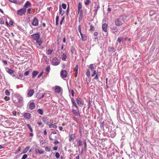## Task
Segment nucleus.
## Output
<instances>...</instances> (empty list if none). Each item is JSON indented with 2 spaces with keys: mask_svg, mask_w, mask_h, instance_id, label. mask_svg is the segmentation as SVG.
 Here are the masks:
<instances>
[{
  "mask_svg": "<svg viewBox=\"0 0 159 159\" xmlns=\"http://www.w3.org/2000/svg\"><path fill=\"white\" fill-rule=\"evenodd\" d=\"M37 112L39 114L42 115L43 114V111L42 109H39L37 110Z\"/></svg>",
  "mask_w": 159,
  "mask_h": 159,
  "instance_id": "32",
  "label": "nucleus"
},
{
  "mask_svg": "<svg viewBox=\"0 0 159 159\" xmlns=\"http://www.w3.org/2000/svg\"><path fill=\"white\" fill-rule=\"evenodd\" d=\"M35 152L36 153L42 154L43 153L44 151L42 150H39V149H36L35 150Z\"/></svg>",
  "mask_w": 159,
  "mask_h": 159,
  "instance_id": "28",
  "label": "nucleus"
},
{
  "mask_svg": "<svg viewBox=\"0 0 159 159\" xmlns=\"http://www.w3.org/2000/svg\"><path fill=\"white\" fill-rule=\"evenodd\" d=\"M43 72H42L41 73H40V74H39V75L38 76V78H40L43 75Z\"/></svg>",
  "mask_w": 159,
  "mask_h": 159,
  "instance_id": "64",
  "label": "nucleus"
},
{
  "mask_svg": "<svg viewBox=\"0 0 159 159\" xmlns=\"http://www.w3.org/2000/svg\"><path fill=\"white\" fill-rule=\"evenodd\" d=\"M31 70H31L30 69L29 70L27 71H26L25 72L24 74V76H26L28 75L29 74L30 72H31Z\"/></svg>",
  "mask_w": 159,
  "mask_h": 159,
  "instance_id": "33",
  "label": "nucleus"
},
{
  "mask_svg": "<svg viewBox=\"0 0 159 159\" xmlns=\"http://www.w3.org/2000/svg\"><path fill=\"white\" fill-rule=\"evenodd\" d=\"M123 39L122 38H118L117 39V41L120 43L121 40Z\"/></svg>",
  "mask_w": 159,
  "mask_h": 159,
  "instance_id": "54",
  "label": "nucleus"
},
{
  "mask_svg": "<svg viewBox=\"0 0 159 159\" xmlns=\"http://www.w3.org/2000/svg\"><path fill=\"white\" fill-rule=\"evenodd\" d=\"M34 93V90L33 89H30L28 91L27 93V95L29 97L32 96Z\"/></svg>",
  "mask_w": 159,
  "mask_h": 159,
  "instance_id": "11",
  "label": "nucleus"
},
{
  "mask_svg": "<svg viewBox=\"0 0 159 159\" xmlns=\"http://www.w3.org/2000/svg\"><path fill=\"white\" fill-rule=\"evenodd\" d=\"M4 99L6 101H8L10 100V98L6 96L4 98Z\"/></svg>",
  "mask_w": 159,
  "mask_h": 159,
  "instance_id": "57",
  "label": "nucleus"
},
{
  "mask_svg": "<svg viewBox=\"0 0 159 159\" xmlns=\"http://www.w3.org/2000/svg\"><path fill=\"white\" fill-rule=\"evenodd\" d=\"M50 66H48L46 68V71H47L48 72H49L50 71Z\"/></svg>",
  "mask_w": 159,
  "mask_h": 159,
  "instance_id": "48",
  "label": "nucleus"
},
{
  "mask_svg": "<svg viewBox=\"0 0 159 159\" xmlns=\"http://www.w3.org/2000/svg\"><path fill=\"white\" fill-rule=\"evenodd\" d=\"M38 124L39 125H41V127H43L44 126V125L43 124H42V123L41 122H38Z\"/></svg>",
  "mask_w": 159,
  "mask_h": 159,
  "instance_id": "61",
  "label": "nucleus"
},
{
  "mask_svg": "<svg viewBox=\"0 0 159 159\" xmlns=\"http://www.w3.org/2000/svg\"><path fill=\"white\" fill-rule=\"evenodd\" d=\"M51 64L53 66H57L60 64V62L56 57L54 58L52 61Z\"/></svg>",
  "mask_w": 159,
  "mask_h": 159,
  "instance_id": "4",
  "label": "nucleus"
},
{
  "mask_svg": "<svg viewBox=\"0 0 159 159\" xmlns=\"http://www.w3.org/2000/svg\"><path fill=\"white\" fill-rule=\"evenodd\" d=\"M29 107L30 109L32 110L34 109L35 107L34 103L33 102H31L29 105Z\"/></svg>",
  "mask_w": 159,
  "mask_h": 159,
  "instance_id": "17",
  "label": "nucleus"
},
{
  "mask_svg": "<svg viewBox=\"0 0 159 159\" xmlns=\"http://www.w3.org/2000/svg\"><path fill=\"white\" fill-rule=\"evenodd\" d=\"M91 106V104L90 102V101H89L88 102V109H89L90 107Z\"/></svg>",
  "mask_w": 159,
  "mask_h": 159,
  "instance_id": "56",
  "label": "nucleus"
},
{
  "mask_svg": "<svg viewBox=\"0 0 159 159\" xmlns=\"http://www.w3.org/2000/svg\"><path fill=\"white\" fill-rule=\"evenodd\" d=\"M49 128H52L54 129H56L57 126L51 123L50 122L48 125Z\"/></svg>",
  "mask_w": 159,
  "mask_h": 159,
  "instance_id": "21",
  "label": "nucleus"
},
{
  "mask_svg": "<svg viewBox=\"0 0 159 159\" xmlns=\"http://www.w3.org/2000/svg\"><path fill=\"white\" fill-rule=\"evenodd\" d=\"M61 58L62 60L64 61H66L67 58L66 54L65 53H63L61 56Z\"/></svg>",
  "mask_w": 159,
  "mask_h": 159,
  "instance_id": "23",
  "label": "nucleus"
},
{
  "mask_svg": "<svg viewBox=\"0 0 159 159\" xmlns=\"http://www.w3.org/2000/svg\"><path fill=\"white\" fill-rule=\"evenodd\" d=\"M67 72L66 70H62L61 72V78H66L67 76Z\"/></svg>",
  "mask_w": 159,
  "mask_h": 159,
  "instance_id": "8",
  "label": "nucleus"
},
{
  "mask_svg": "<svg viewBox=\"0 0 159 159\" xmlns=\"http://www.w3.org/2000/svg\"><path fill=\"white\" fill-rule=\"evenodd\" d=\"M115 25L118 26L121 25L122 24L120 18H118L115 19Z\"/></svg>",
  "mask_w": 159,
  "mask_h": 159,
  "instance_id": "6",
  "label": "nucleus"
},
{
  "mask_svg": "<svg viewBox=\"0 0 159 159\" xmlns=\"http://www.w3.org/2000/svg\"><path fill=\"white\" fill-rule=\"evenodd\" d=\"M78 14H79V20L80 21V20H82V16H83V11L81 9H78Z\"/></svg>",
  "mask_w": 159,
  "mask_h": 159,
  "instance_id": "10",
  "label": "nucleus"
},
{
  "mask_svg": "<svg viewBox=\"0 0 159 159\" xmlns=\"http://www.w3.org/2000/svg\"><path fill=\"white\" fill-rule=\"evenodd\" d=\"M90 31H94V29H95V28H94V26L92 25H90Z\"/></svg>",
  "mask_w": 159,
  "mask_h": 159,
  "instance_id": "44",
  "label": "nucleus"
},
{
  "mask_svg": "<svg viewBox=\"0 0 159 159\" xmlns=\"http://www.w3.org/2000/svg\"><path fill=\"white\" fill-rule=\"evenodd\" d=\"M28 155L26 154H24L23 155L21 159H25L27 158Z\"/></svg>",
  "mask_w": 159,
  "mask_h": 159,
  "instance_id": "42",
  "label": "nucleus"
},
{
  "mask_svg": "<svg viewBox=\"0 0 159 159\" xmlns=\"http://www.w3.org/2000/svg\"><path fill=\"white\" fill-rule=\"evenodd\" d=\"M86 75L88 77H89L90 76V73L89 70H87V72L86 73Z\"/></svg>",
  "mask_w": 159,
  "mask_h": 159,
  "instance_id": "39",
  "label": "nucleus"
},
{
  "mask_svg": "<svg viewBox=\"0 0 159 159\" xmlns=\"http://www.w3.org/2000/svg\"><path fill=\"white\" fill-rule=\"evenodd\" d=\"M84 148L85 149V150L86 151L87 150V143H86V140H85L84 141Z\"/></svg>",
  "mask_w": 159,
  "mask_h": 159,
  "instance_id": "47",
  "label": "nucleus"
},
{
  "mask_svg": "<svg viewBox=\"0 0 159 159\" xmlns=\"http://www.w3.org/2000/svg\"><path fill=\"white\" fill-rule=\"evenodd\" d=\"M104 122H103L100 123V128L102 129H104Z\"/></svg>",
  "mask_w": 159,
  "mask_h": 159,
  "instance_id": "45",
  "label": "nucleus"
},
{
  "mask_svg": "<svg viewBox=\"0 0 159 159\" xmlns=\"http://www.w3.org/2000/svg\"><path fill=\"white\" fill-rule=\"evenodd\" d=\"M27 126H28V128H29L30 130V131L31 132H33V129H32V128L31 126L29 125V124H28L27 125Z\"/></svg>",
  "mask_w": 159,
  "mask_h": 159,
  "instance_id": "49",
  "label": "nucleus"
},
{
  "mask_svg": "<svg viewBox=\"0 0 159 159\" xmlns=\"http://www.w3.org/2000/svg\"><path fill=\"white\" fill-rule=\"evenodd\" d=\"M30 146H27L23 151V152H22V153H26V152L28 151L29 148H30Z\"/></svg>",
  "mask_w": 159,
  "mask_h": 159,
  "instance_id": "27",
  "label": "nucleus"
},
{
  "mask_svg": "<svg viewBox=\"0 0 159 159\" xmlns=\"http://www.w3.org/2000/svg\"><path fill=\"white\" fill-rule=\"evenodd\" d=\"M76 102L78 105L81 107H82L84 105V102L80 98H78L76 99Z\"/></svg>",
  "mask_w": 159,
  "mask_h": 159,
  "instance_id": "3",
  "label": "nucleus"
},
{
  "mask_svg": "<svg viewBox=\"0 0 159 159\" xmlns=\"http://www.w3.org/2000/svg\"><path fill=\"white\" fill-rule=\"evenodd\" d=\"M31 36L33 40L36 41L37 44L39 46H41L42 43V41L41 39H40L39 33H37L32 34L31 35Z\"/></svg>",
  "mask_w": 159,
  "mask_h": 159,
  "instance_id": "1",
  "label": "nucleus"
},
{
  "mask_svg": "<svg viewBox=\"0 0 159 159\" xmlns=\"http://www.w3.org/2000/svg\"><path fill=\"white\" fill-rule=\"evenodd\" d=\"M112 32L115 34H116V32H117L118 31V30L117 28L115 26H113L111 28Z\"/></svg>",
  "mask_w": 159,
  "mask_h": 159,
  "instance_id": "14",
  "label": "nucleus"
},
{
  "mask_svg": "<svg viewBox=\"0 0 159 159\" xmlns=\"http://www.w3.org/2000/svg\"><path fill=\"white\" fill-rule=\"evenodd\" d=\"M61 88L58 86H56L55 89V92L57 93H59L61 90Z\"/></svg>",
  "mask_w": 159,
  "mask_h": 159,
  "instance_id": "15",
  "label": "nucleus"
},
{
  "mask_svg": "<svg viewBox=\"0 0 159 159\" xmlns=\"http://www.w3.org/2000/svg\"><path fill=\"white\" fill-rule=\"evenodd\" d=\"M59 13L61 16H63L65 13V12L63 10H62L61 6H60L59 8Z\"/></svg>",
  "mask_w": 159,
  "mask_h": 159,
  "instance_id": "24",
  "label": "nucleus"
},
{
  "mask_svg": "<svg viewBox=\"0 0 159 159\" xmlns=\"http://www.w3.org/2000/svg\"><path fill=\"white\" fill-rule=\"evenodd\" d=\"M107 24L105 23L104 24H103L102 25V29L104 31H105V32H107Z\"/></svg>",
  "mask_w": 159,
  "mask_h": 159,
  "instance_id": "16",
  "label": "nucleus"
},
{
  "mask_svg": "<svg viewBox=\"0 0 159 159\" xmlns=\"http://www.w3.org/2000/svg\"><path fill=\"white\" fill-rule=\"evenodd\" d=\"M77 143L78 144V146L79 147L80 146H82V143L81 141L80 140H79L77 142Z\"/></svg>",
  "mask_w": 159,
  "mask_h": 159,
  "instance_id": "31",
  "label": "nucleus"
},
{
  "mask_svg": "<svg viewBox=\"0 0 159 159\" xmlns=\"http://www.w3.org/2000/svg\"><path fill=\"white\" fill-rule=\"evenodd\" d=\"M50 150V148L48 147H46L45 148V150L46 151H49Z\"/></svg>",
  "mask_w": 159,
  "mask_h": 159,
  "instance_id": "62",
  "label": "nucleus"
},
{
  "mask_svg": "<svg viewBox=\"0 0 159 159\" xmlns=\"http://www.w3.org/2000/svg\"><path fill=\"white\" fill-rule=\"evenodd\" d=\"M97 74V73L96 70H94L93 71V74L92 75V76L93 77V76Z\"/></svg>",
  "mask_w": 159,
  "mask_h": 159,
  "instance_id": "53",
  "label": "nucleus"
},
{
  "mask_svg": "<svg viewBox=\"0 0 159 159\" xmlns=\"http://www.w3.org/2000/svg\"><path fill=\"white\" fill-rule=\"evenodd\" d=\"M60 154L58 152H57L55 153V157L57 158H58L59 157Z\"/></svg>",
  "mask_w": 159,
  "mask_h": 159,
  "instance_id": "50",
  "label": "nucleus"
},
{
  "mask_svg": "<svg viewBox=\"0 0 159 159\" xmlns=\"http://www.w3.org/2000/svg\"><path fill=\"white\" fill-rule=\"evenodd\" d=\"M114 50V48L112 47H110L108 48V51L111 52Z\"/></svg>",
  "mask_w": 159,
  "mask_h": 159,
  "instance_id": "40",
  "label": "nucleus"
},
{
  "mask_svg": "<svg viewBox=\"0 0 159 159\" xmlns=\"http://www.w3.org/2000/svg\"><path fill=\"white\" fill-rule=\"evenodd\" d=\"M28 6L31 7V4L29 1H27L24 4V7H27Z\"/></svg>",
  "mask_w": 159,
  "mask_h": 159,
  "instance_id": "20",
  "label": "nucleus"
},
{
  "mask_svg": "<svg viewBox=\"0 0 159 159\" xmlns=\"http://www.w3.org/2000/svg\"><path fill=\"white\" fill-rule=\"evenodd\" d=\"M47 52H48V54H51L52 52V50H50V49H48V50L47 51Z\"/></svg>",
  "mask_w": 159,
  "mask_h": 159,
  "instance_id": "51",
  "label": "nucleus"
},
{
  "mask_svg": "<svg viewBox=\"0 0 159 159\" xmlns=\"http://www.w3.org/2000/svg\"><path fill=\"white\" fill-rule=\"evenodd\" d=\"M75 135L74 134H71L69 140V141H71L72 140H73L75 139Z\"/></svg>",
  "mask_w": 159,
  "mask_h": 159,
  "instance_id": "30",
  "label": "nucleus"
},
{
  "mask_svg": "<svg viewBox=\"0 0 159 159\" xmlns=\"http://www.w3.org/2000/svg\"><path fill=\"white\" fill-rule=\"evenodd\" d=\"M23 116L24 118L26 119H29L31 117L30 114L28 112L24 113Z\"/></svg>",
  "mask_w": 159,
  "mask_h": 159,
  "instance_id": "9",
  "label": "nucleus"
},
{
  "mask_svg": "<svg viewBox=\"0 0 159 159\" xmlns=\"http://www.w3.org/2000/svg\"><path fill=\"white\" fill-rule=\"evenodd\" d=\"M26 9L23 8L17 11V12L18 15L22 16L26 12Z\"/></svg>",
  "mask_w": 159,
  "mask_h": 159,
  "instance_id": "5",
  "label": "nucleus"
},
{
  "mask_svg": "<svg viewBox=\"0 0 159 159\" xmlns=\"http://www.w3.org/2000/svg\"><path fill=\"white\" fill-rule=\"evenodd\" d=\"M74 71H75V72H77L78 71V65H76L75 67L74 68Z\"/></svg>",
  "mask_w": 159,
  "mask_h": 159,
  "instance_id": "52",
  "label": "nucleus"
},
{
  "mask_svg": "<svg viewBox=\"0 0 159 159\" xmlns=\"http://www.w3.org/2000/svg\"><path fill=\"white\" fill-rule=\"evenodd\" d=\"M4 22L2 20V18H0V23L2 24H4Z\"/></svg>",
  "mask_w": 159,
  "mask_h": 159,
  "instance_id": "58",
  "label": "nucleus"
},
{
  "mask_svg": "<svg viewBox=\"0 0 159 159\" xmlns=\"http://www.w3.org/2000/svg\"><path fill=\"white\" fill-rule=\"evenodd\" d=\"M120 18L121 20V19L123 21H125L126 20L127 16L125 15H121Z\"/></svg>",
  "mask_w": 159,
  "mask_h": 159,
  "instance_id": "19",
  "label": "nucleus"
},
{
  "mask_svg": "<svg viewBox=\"0 0 159 159\" xmlns=\"http://www.w3.org/2000/svg\"><path fill=\"white\" fill-rule=\"evenodd\" d=\"M89 68L92 71H93L94 70L93 65L91 64L89 66Z\"/></svg>",
  "mask_w": 159,
  "mask_h": 159,
  "instance_id": "38",
  "label": "nucleus"
},
{
  "mask_svg": "<svg viewBox=\"0 0 159 159\" xmlns=\"http://www.w3.org/2000/svg\"><path fill=\"white\" fill-rule=\"evenodd\" d=\"M81 25H79L78 26V30L79 31V32L80 33V34L82 33L81 31Z\"/></svg>",
  "mask_w": 159,
  "mask_h": 159,
  "instance_id": "55",
  "label": "nucleus"
},
{
  "mask_svg": "<svg viewBox=\"0 0 159 159\" xmlns=\"http://www.w3.org/2000/svg\"><path fill=\"white\" fill-rule=\"evenodd\" d=\"M65 18L64 17H62V18L61 20V21L60 22V25H61L62 24V22H63V20H64Z\"/></svg>",
  "mask_w": 159,
  "mask_h": 159,
  "instance_id": "63",
  "label": "nucleus"
},
{
  "mask_svg": "<svg viewBox=\"0 0 159 159\" xmlns=\"http://www.w3.org/2000/svg\"><path fill=\"white\" fill-rule=\"evenodd\" d=\"M59 16H57L56 17V25H57L58 24V21L59 20Z\"/></svg>",
  "mask_w": 159,
  "mask_h": 159,
  "instance_id": "36",
  "label": "nucleus"
},
{
  "mask_svg": "<svg viewBox=\"0 0 159 159\" xmlns=\"http://www.w3.org/2000/svg\"><path fill=\"white\" fill-rule=\"evenodd\" d=\"M5 93L7 96H9L10 95V93L7 90L5 91Z\"/></svg>",
  "mask_w": 159,
  "mask_h": 159,
  "instance_id": "46",
  "label": "nucleus"
},
{
  "mask_svg": "<svg viewBox=\"0 0 159 159\" xmlns=\"http://www.w3.org/2000/svg\"><path fill=\"white\" fill-rule=\"evenodd\" d=\"M69 5H68V6L67 7V9L66 14L67 15H68L69 13Z\"/></svg>",
  "mask_w": 159,
  "mask_h": 159,
  "instance_id": "41",
  "label": "nucleus"
},
{
  "mask_svg": "<svg viewBox=\"0 0 159 159\" xmlns=\"http://www.w3.org/2000/svg\"><path fill=\"white\" fill-rule=\"evenodd\" d=\"M17 100H14L13 99V102L15 103L17 107H21L23 105V98L20 96L17 97Z\"/></svg>",
  "mask_w": 159,
  "mask_h": 159,
  "instance_id": "2",
  "label": "nucleus"
},
{
  "mask_svg": "<svg viewBox=\"0 0 159 159\" xmlns=\"http://www.w3.org/2000/svg\"><path fill=\"white\" fill-rule=\"evenodd\" d=\"M62 7L63 9H66V5L65 3H62Z\"/></svg>",
  "mask_w": 159,
  "mask_h": 159,
  "instance_id": "43",
  "label": "nucleus"
},
{
  "mask_svg": "<svg viewBox=\"0 0 159 159\" xmlns=\"http://www.w3.org/2000/svg\"><path fill=\"white\" fill-rule=\"evenodd\" d=\"M23 76V75L22 74L20 73L19 75V77H18L17 76H16V78H17L19 79H22V78Z\"/></svg>",
  "mask_w": 159,
  "mask_h": 159,
  "instance_id": "29",
  "label": "nucleus"
},
{
  "mask_svg": "<svg viewBox=\"0 0 159 159\" xmlns=\"http://www.w3.org/2000/svg\"><path fill=\"white\" fill-rule=\"evenodd\" d=\"M21 149V148L20 147H19L16 150V151L14 153L15 154H18V153L19 152H20V151Z\"/></svg>",
  "mask_w": 159,
  "mask_h": 159,
  "instance_id": "34",
  "label": "nucleus"
},
{
  "mask_svg": "<svg viewBox=\"0 0 159 159\" xmlns=\"http://www.w3.org/2000/svg\"><path fill=\"white\" fill-rule=\"evenodd\" d=\"M90 2V0H85L84 4L86 6L89 4Z\"/></svg>",
  "mask_w": 159,
  "mask_h": 159,
  "instance_id": "35",
  "label": "nucleus"
},
{
  "mask_svg": "<svg viewBox=\"0 0 159 159\" xmlns=\"http://www.w3.org/2000/svg\"><path fill=\"white\" fill-rule=\"evenodd\" d=\"M7 72L8 74H10L11 75H12V74L14 72V71L13 70H12L11 69H8V70L7 71Z\"/></svg>",
  "mask_w": 159,
  "mask_h": 159,
  "instance_id": "26",
  "label": "nucleus"
},
{
  "mask_svg": "<svg viewBox=\"0 0 159 159\" xmlns=\"http://www.w3.org/2000/svg\"><path fill=\"white\" fill-rule=\"evenodd\" d=\"M72 111L73 113L76 116H78L79 114V112H77L74 109H72Z\"/></svg>",
  "mask_w": 159,
  "mask_h": 159,
  "instance_id": "22",
  "label": "nucleus"
},
{
  "mask_svg": "<svg viewBox=\"0 0 159 159\" xmlns=\"http://www.w3.org/2000/svg\"><path fill=\"white\" fill-rule=\"evenodd\" d=\"M80 34L81 36L82 40L83 41H85L86 40L87 36L85 34H82V33Z\"/></svg>",
  "mask_w": 159,
  "mask_h": 159,
  "instance_id": "18",
  "label": "nucleus"
},
{
  "mask_svg": "<svg viewBox=\"0 0 159 159\" xmlns=\"http://www.w3.org/2000/svg\"><path fill=\"white\" fill-rule=\"evenodd\" d=\"M39 21L37 18L34 17L32 21V24L35 26H37L38 25Z\"/></svg>",
  "mask_w": 159,
  "mask_h": 159,
  "instance_id": "7",
  "label": "nucleus"
},
{
  "mask_svg": "<svg viewBox=\"0 0 159 159\" xmlns=\"http://www.w3.org/2000/svg\"><path fill=\"white\" fill-rule=\"evenodd\" d=\"M38 73L37 71H34L32 72V78H34L38 74Z\"/></svg>",
  "mask_w": 159,
  "mask_h": 159,
  "instance_id": "25",
  "label": "nucleus"
},
{
  "mask_svg": "<svg viewBox=\"0 0 159 159\" xmlns=\"http://www.w3.org/2000/svg\"><path fill=\"white\" fill-rule=\"evenodd\" d=\"M72 104L76 108H78V107L76 105L75 102L72 103Z\"/></svg>",
  "mask_w": 159,
  "mask_h": 159,
  "instance_id": "60",
  "label": "nucleus"
},
{
  "mask_svg": "<svg viewBox=\"0 0 159 159\" xmlns=\"http://www.w3.org/2000/svg\"><path fill=\"white\" fill-rule=\"evenodd\" d=\"M12 113L13 114V115L14 116H16V111H13Z\"/></svg>",
  "mask_w": 159,
  "mask_h": 159,
  "instance_id": "59",
  "label": "nucleus"
},
{
  "mask_svg": "<svg viewBox=\"0 0 159 159\" xmlns=\"http://www.w3.org/2000/svg\"><path fill=\"white\" fill-rule=\"evenodd\" d=\"M99 7H100L99 5L97 4L95 5L94 7L95 9L94 10V15L95 16L97 15L98 10Z\"/></svg>",
  "mask_w": 159,
  "mask_h": 159,
  "instance_id": "13",
  "label": "nucleus"
},
{
  "mask_svg": "<svg viewBox=\"0 0 159 159\" xmlns=\"http://www.w3.org/2000/svg\"><path fill=\"white\" fill-rule=\"evenodd\" d=\"M42 120L45 124H46L48 125L50 123V122H49V119L47 117H43L42 118Z\"/></svg>",
  "mask_w": 159,
  "mask_h": 159,
  "instance_id": "12",
  "label": "nucleus"
},
{
  "mask_svg": "<svg viewBox=\"0 0 159 159\" xmlns=\"http://www.w3.org/2000/svg\"><path fill=\"white\" fill-rule=\"evenodd\" d=\"M78 9H82V5L81 3L80 2H79L78 3Z\"/></svg>",
  "mask_w": 159,
  "mask_h": 159,
  "instance_id": "37",
  "label": "nucleus"
}]
</instances>
